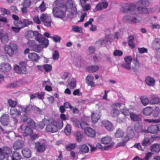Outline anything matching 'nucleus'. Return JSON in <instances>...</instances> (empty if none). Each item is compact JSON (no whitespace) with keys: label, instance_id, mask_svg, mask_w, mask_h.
Segmentation results:
<instances>
[{"label":"nucleus","instance_id":"obj_22","mask_svg":"<svg viewBox=\"0 0 160 160\" xmlns=\"http://www.w3.org/2000/svg\"><path fill=\"white\" fill-rule=\"evenodd\" d=\"M100 112L98 111L92 112L91 119L93 123L97 122L100 118Z\"/></svg>","mask_w":160,"mask_h":160},{"label":"nucleus","instance_id":"obj_2","mask_svg":"<svg viewBox=\"0 0 160 160\" xmlns=\"http://www.w3.org/2000/svg\"><path fill=\"white\" fill-rule=\"evenodd\" d=\"M61 0H57L55 2L57 6L53 8V13L54 16L57 18H62L65 17V11L70 12L71 15H74L77 14V9L76 6L73 4L72 0H68L66 5L64 6L61 3Z\"/></svg>","mask_w":160,"mask_h":160},{"label":"nucleus","instance_id":"obj_11","mask_svg":"<svg viewBox=\"0 0 160 160\" xmlns=\"http://www.w3.org/2000/svg\"><path fill=\"white\" fill-rule=\"evenodd\" d=\"M122 105L119 103H115L112 106V110L110 112L111 115L113 117H117L120 113L118 109L121 110V108Z\"/></svg>","mask_w":160,"mask_h":160},{"label":"nucleus","instance_id":"obj_54","mask_svg":"<svg viewBox=\"0 0 160 160\" xmlns=\"http://www.w3.org/2000/svg\"><path fill=\"white\" fill-rule=\"evenodd\" d=\"M122 68L127 70H132V66H131V64L128 63H124L122 65Z\"/></svg>","mask_w":160,"mask_h":160},{"label":"nucleus","instance_id":"obj_31","mask_svg":"<svg viewBox=\"0 0 160 160\" xmlns=\"http://www.w3.org/2000/svg\"><path fill=\"white\" fill-rule=\"evenodd\" d=\"M79 150V152L80 153H87L88 152L89 149L87 145L84 144L80 146Z\"/></svg>","mask_w":160,"mask_h":160},{"label":"nucleus","instance_id":"obj_57","mask_svg":"<svg viewBox=\"0 0 160 160\" xmlns=\"http://www.w3.org/2000/svg\"><path fill=\"white\" fill-rule=\"evenodd\" d=\"M144 121L147 122L149 123H156L159 122L160 121L159 118L158 119H144Z\"/></svg>","mask_w":160,"mask_h":160},{"label":"nucleus","instance_id":"obj_18","mask_svg":"<svg viewBox=\"0 0 160 160\" xmlns=\"http://www.w3.org/2000/svg\"><path fill=\"white\" fill-rule=\"evenodd\" d=\"M103 126L105 127L108 131H111L114 129L112 123L108 120H104L102 121Z\"/></svg>","mask_w":160,"mask_h":160},{"label":"nucleus","instance_id":"obj_55","mask_svg":"<svg viewBox=\"0 0 160 160\" xmlns=\"http://www.w3.org/2000/svg\"><path fill=\"white\" fill-rule=\"evenodd\" d=\"M0 11L1 13L3 15H4L6 14L8 15L10 13L9 11L8 10L3 8H1Z\"/></svg>","mask_w":160,"mask_h":160},{"label":"nucleus","instance_id":"obj_20","mask_svg":"<svg viewBox=\"0 0 160 160\" xmlns=\"http://www.w3.org/2000/svg\"><path fill=\"white\" fill-rule=\"evenodd\" d=\"M145 82L148 86L152 87L155 84V81L153 78L148 76L145 78Z\"/></svg>","mask_w":160,"mask_h":160},{"label":"nucleus","instance_id":"obj_5","mask_svg":"<svg viewBox=\"0 0 160 160\" xmlns=\"http://www.w3.org/2000/svg\"><path fill=\"white\" fill-rule=\"evenodd\" d=\"M21 119L24 122H26L28 123V125L27 126L22 125L21 126L19 131L21 132V133L24 136H27L31 134L32 133V129L30 128L32 125L30 122L32 121L28 118L27 115L24 113L22 115Z\"/></svg>","mask_w":160,"mask_h":160},{"label":"nucleus","instance_id":"obj_41","mask_svg":"<svg viewBox=\"0 0 160 160\" xmlns=\"http://www.w3.org/2000/svg\"><path fill=\"white\" fill-rule=\"evenodd\" d=\"M72 30L75 32L82 33L83 32L82 29L81 27L74 25L72 27Z\"/></svg>","mask_w":160,"mask_h":160},{"label":"nucleus","instance_id":"obj_8","mask_svg":"<svg viewBox=\"0 0 160 160\" xmlns=\"http://www.w3.org/2000/svg\"><path fill=\"white\" fill-rule=\"evenodd\" d=\"M17 49V46L14 43H11L9 45H6L4 48L5 53L10 56L13 55Z\"/></svg>","mask_w":160,"mask_h":160},{"label":"nucleus","instance_id":"obj_33","mask_svg":"<svg viewBox=\"0 0 160 160\" xmlns=\"http://www.w3.org/2000/svg\"><path fill=\"white\" fill-rule=\"evenodd\" d=\"M158 127L157 126L153 125L149 127L148 129V132L152 133H155L158 132Z\"/></svg>","mask_w":160,"mask_h":160},{"label":"nucleus","instance_id":"obj_47","mask_svg":"<svg viewBox=\"0 0 160 160\" xmlns=\"http://www.w3.org/2000/svg\"><path fill=\"white\" fill-rule=\"evenodd\" d=\"M76 146V144L75 143H72L69 145H66L65 148L68 151H71L72 149H74Z\"/></svg>","mask_w":160,"mask_h":160},{"label":"nucleus","instance_id":"obj_9","mask_svg":"<svg viewBox=\"0 0 160 160\" xmlns=\"http://www.w3.org/2000/svg\"><path fill=\"white\" fill-rule=\"evenodd\" d=\"M101 142L105 145L104 149L108 150L111 148L114 145V143L112 140V138L108 136H106L102 138L101 140Z\"/></svg>","mask_w":160,"mask_h":160},{"label":"nucleus","instance_id":"obj_13","mask_svg":"<svg viewBox=\"0 0 160 160\" xmlns=\"http://www.w3.org/2000/svg\"><path fill=\"white\" fill-rule=\"evenodd\" d=\"M11 152V149L7 147H5L2 150L0 148V159H3L8 157V155Z\"/></svg>","mask_w":160,"mask_h":160},{"label":"nucleus","instance_id":"obj_53","mask_svg":"<svg viewBox=\"0 0 160 160\" xmlns=\"http://www.w3.org/2000/svg\"><path fill=\"white\" fill-rule=\"evenodd\" d=\"M85 2L80 3L83 9L85 10H89L90 8V6L89 4H85Z\"/></svg>","mask_w":160,"mask_h":160},{"label":"nucleus","instance_id":"obj_34","mask_svg":"<svg viewBox=\"0 0 160 160\" xmlns=\"http://www.w3.org/2000/svg\"><path fill=\"white\" fill-rule=\"evenodd\" d=\"M133 63L134 65L132 66V70L135 71L139 68L140 65L137 59H134Z\"/></svg>","mask_w":160,"mask_h":160},{"label":"nucleus","instance_id":"obj_51","mask_svg":"<svg viewBox=\"0 0 160 160\" xmlns=\"http://www.w3.org/2000/svg\"><path fill=\"white\" fill-rule=\"evenodd\" d=\"M1 39L2 42L5 43L8 42L9 40L8 37V34L5 33L4 35L3 34V35Z\"/></svg>","mask_w":160,"mask_h":160},{"label":"nucleus","instance_id":"obj_12","mask_svg":"<svg viewBox=\"0 0 160 160\" xmlns=\"http://www.w3.org/2000/svg\"><path fill=\"white\" fill-rule=\"evenodd\" d=\"M49 122V121L46 119H44L42 122H40L38 124V126H36L35 122L33 121H31L30 123H32L31 128H35L39 130L40 129H42L44 127L45 125L48 124Z\"/></svg>","mask_w":160,"mask_h":160},{"label":"nucleus","instance_id":"obj_43","mask_svg":"<svg viewBox=\"0 0 160 160\" xmlns=\"http://www.w3.org/2000/svg\"><path fill=\"white\" fill-rule=\"evenodd\" d=\"M130 116L131 119L133 121H139L140 119L138 115L135 114L134 113H130Z\"/></svg>","mask_w":160,"mask_h":160},{"label":"nucleus","instance_id":"obj_45","mask_svg":"<svg viewBox=\"0 0 160 160\" xmlns=\"http://www.w3.org/2000/svg\"><path fill=\"white\" fill-rule=\"evenodd\" d=\"M64 132L67 135H70L71 133V126L70 124L67 125L64 129Z\"/></svg>","mask_w":160,"mask_h":160},{"label":"nucleus","instance_id":"obj_1","mask_svg":"<svg viewBox=\"0 0 160 160\" xmlns=\"http://www.w3.org/2000/svg\"><path fill=\"white\" fill-rule=\"evenodd\" d=\"M149 2L148 0H140L137 4V8L133 4L125 3L122 5L121 9V11L123 12H130L132 15L125 16L123 18V20L127 21L131 23H136L140 21L132 15L136 14L138 12L139 13H146L149 12L145 7L148 6Z\"/></svg>","mask_w":160,"mask_h":160},{"label":"nucleus","instance_id":"obj_3","mask_svg":"<svg viewBox=\"0 0 160 160\" xmlns=\"http://www.w3.org/2000/svg\"><path fill=\"white\" fill-rule=\"evenodd\" d=\"M90 118L89 117L84 116L82 119L81 122H80L76 118L73 120V122L75 127L84 128V132L87 136L91 137H94L96 135V132L94 130L91 128L86 127L88 126V124L86 122H88Z\"/></svg>","mask_w":160,"mask_h":160},{"label":"nucleus","instance_id":"obj_21","mask_svg":"<svg viewBox=\"0 0 160 160\" xmlns=\"http://www.w3.org/2000/svg\"><path fill=\"white\" fill-rule=\"evenodd\" d=\"M18 22L19 23L18 25L22 28L32 24L33 23L32 21L27 19H23L22 21H18Z\"/></svg>","mask_w":160,"mask_h":160},{"label":"nucleus","instance_id":"obj_59","mask_svg":"<svg viewBox=\"0 0 160 160\" xmlns=\"http://www.w3.org/2000/svg\"><path fill=\"white\" fill-rule=\"evenodd\" d=\"M141 126L138 123H136L134 129L138 132H140L141 131Z\"/></svg>","mask_w":160,"mask_h":160},{"label":"nucleus","instance_id":"obj_14","mask_svg":"<svg viewBox=\"0 0 160 160\" xmlns=\"http://www.w3.org/2000/svg\"><path fill=\"white\" fill-rule=\"evenodd\" d=\"M154 99H151L149 101L148 98L146 97L143 96L141 98V102L144 106H146L147 105L150 104H157L158 100L157 99V101L154 102L153 101Z\"/></svg>","mask_w":160,"mask_h":160},{"label":"nucleus","instance_id":"obj_49","mask_svg":"<svg viewBox=\"0 0 160 160\" xmlns=\"http://www.w3.org/2000/svg\"><path fill=\"white\" fill-rule=\"evenodd\" d=\"M75 136L76 138L77 141L78 142H81L82 136L80 133L78 131L76 132L75 133Z\"/></svg>","mask_w":160,"mask_h":160},{"label":"nucleus","instance_id":"obj_39","mask_svg":"<svg viewBox=\"0 0 160 160\" xmlns=\"http://www.w3.org/2000/svg\"><path fill=\"white\" fill-rule=\"evenodd\" d=\"M121 104L122 105V107L121 108V113L125 116L128 115L130 114L129 110L125 108L124 104Z\"/></svg>","mask_w":160,"mask_h":160},{"label":"nucleus","instance_id":"obj_30","mask_svg":"<svg viewBox=\"0 0 160 160\" xmlns=\"http://www.w3.org/2000/svg\"><path fill=\"white\" fill-rule=\"evenodd\" d=\"M99 68V67L98 65H90L86 67V69L90 72H93L98 71Z\"/></svg>","mask_w":160,"mask_h":160},{"label":"nucleus","instance_id":"obj_27","mask_svg":"<svg viewBox=\"0 0 160 160\" xmlns=\"http://www.w3.org/2000/svg\"><path fill=\"white\" fill-rule=\"evenodd\" d=\"M11 68V66L9 64L3 63L0 65V70L2 72H8Z\"/></svg>","mask_w":160,"mask_h":160},{"label":"nucleus","instance_id":"obj_64","mask_svg":"<svg viewBox=\"0 0 160 160\" xmlns=\"http://www.w3.org/2000/svg\"><path fill=\"white\" fill-rule=\"evenodd\" d=\"M113 54L115 56H121L122 54V51L119 50H116L113 52Z\"/></svg>","mask_w":160,"mask_h":160},{"label":"nucleus","instance_id":"obj_10","mask_svg":"<svg viewBox=\"0 0 160 160\" xmlns=\"http://www.w3.org/2000/svg\"><path fill=\"white\" fill-rule=\"evenodd\" d=\"M127 135L125 137V140H123V142L118 143L117 145V147L124 145L125 143L129 140V138H132L134 136V132L133 128L131 126L128 127L127 130Z\"/></svg>","mask_w":160,"mask_h":160},{"label":"nucleus","instance_id":"obj_42","mask_svg":"<svg viewBox=\"0 0 160 160\" xmlns=\"http://www.w3.org/2000/svg\"><path fill=\"white\" fill-rule=\"evenodd\" d=\"M32 42V41H29L28 42V44H29L30 43H31ZM30 45V47H32L33 48L32 49L33 51L37 52H39L41 50L40 47L39 45Z\"/></svg>","mask_w":160,"mask_h":160},{"label":"nucleus","instance_id":"obj_16","mask_svg":"<svg viewBox=\"0 0 160 160\" xmlns=\"http://www.w3.org/2000/svg\"><path fill=\"white\" fill-rule=\"evenodd\" d=\"M108 3L106 0L100 2L96 6V9L98 11H100L106 8L108 6Z\"/></svg>","mask_w":160,"mask_h":160},{"label":"nucleus","instance_id":"obj_7","mask_svg":"<svg viewBox=\"0 0 160 160\" xmlns=\"http://www.w3.org/2000/svg\"><path fill=\"white\" fill-rule=\"evenodd\" d=\"M25 108L22 106L20 105L16 108H12L10 109V114L12 118H14L15 122H17V121L15 119L23 111L25 112Z\"/></svg>","mask_w":160,"mask_h":160},{"label":"nucleus","instance_id":"obj_6","mask_svg":"<svg viewBox=\"0 0 160 160\" xmlns=\"http://www.w3.org/2000/svg\"><path fill=\"white\" fill-rule=\"evenodd\" d=\"M49 120V122L46 128V130L48 132H56L58 129L62 128L63 126L62 121L60 119L56 121L54 119H50Z\"/></svg>","mask_w":160,"mask_h":160},{"label":"nucleus","instance_id":"obj_4","mask_svg":"<svg viewBox=\"0 0 160 160\" xmlns=\"http://www.w3.org/2000/svg\"><path fill=\"white\" fill-rule=\"evenodd\" d=\"M25 36L28 38H31L34 36L36 40L40 43L43 48L47 47L48 45V40L43 37L42 35L39 33L37 31L31 30L27 31L25 33Z\"/></svg>","mask_w":160,"mask_h":160},{"label":"nucleus","instance_id":"obj_38","mask_svg":"<svg viewBox=\"0 0 160 160\" xmlns=\"http://www.w3.org/2000/svg\"><path fill=\"white\" fill-rule=\"evenodd\" d=\"M19 65L21 67V73L25 74L27 72L26 63L22 62H20Z\"/></svg>","mask_w":160,"mask_h":160},{"label":"nucleus","instance_id":"obj_35","mask_svg":"<svg viewBox=\"0 0 160 160\" xmlns=\"http://www.w3.org/2000/svg\"><path fill=\"white\" fill-rule=\"evenodd\" d=\"M19 23L18 22V21H15L14 22V25L16 27H12V30L15 32L17 33L22 28L20 27L19 26L17 25H18Z\"/></svg>","mask_w":160,"mask_h":160},{"label":"nucleus","instance_id":"obj_61","mask_svg":"<svg viewBox=\"0 0 160 160\" xmlns=\"http://www.w3.org/2000/svg\"><path fill=\"white\" fill-rule=\"evenodd\" d=\"M132 58L130 56H127L124 58V59L125 62L126 63L131 64L132 61Z\"/></svg>","mask_w":160,"mask_h":160},{"label":"nucleus","instance_id":"obj_26","mask_svg":"<svg viewBox=\"0 0 160 160\" xmlns=\"http://www.w3.org/2000/svg\"><path fill=\"white\" fill-rule=\"evenodd\" d=\"M0 121L3 125H7L9 122L8 115L5 114L3 115L1 118Z\"/></svg>","mask_w":160,"mask_h":160},{"label":"nucleus","instance_id":"obj_62","mask_svg":"<svg viewBox=\"0 0 160 160\" xmlns=\"http://www.w3.org/2000/svg\"><path fill=\"white\" fill-rule=\"evenodd\" d=\"M69 85L71 88H74L76 85V80L75 79H73L70 83Z\"/></svg>","mask_w":160,"mask_h":160},{"label":"nucleus","instance_id":"obj_23","mask_svg":"<svg viewBox=\"0 0 160 160\" xmlns=\"http://www.w3.org/2000/svg\"><path fill=\"white\" fill-rule=\"evenodd\" d=\"M152 47L154 49L157 50L159 54V52H158L160 47V40L159 38H155L152 43Z\"/></svg>","mask_w":160,"mask_h":160},{"label":"nucleus","instance_id":"obj_29","mask_svg":"<svg viewBox=\"0 0 160 160\" xmlns=\"http://www.w3.org/2000/svg\"><path fill=\"white\" fill-rule=\"evenodd\" d=\"M22 153L23 156L26 158H29L31 155V152L28 148H25L22 150Z\"/></svg>","mask_w":160,"mask_h":160},{"label":"nucleus","instance_id":"obj_37","mask_svg":"<svg viewBox=\"0 0 160 160\" xmlns=\"http://www.w3.org/2000/svg\"><path fill=\"white\" fill-rule=\"evenodd\" d=\"M152 110L150 107H147L144 108L143 110L142 113L145 115L149 116L152 113Z\"/></svg>","mask_w":160,"mask_h":160},{"label":"nucleus","instance_id":"obj_15","mask_svg":"<svg viewBox=\"0 0 160 160\" xmlns=\"http://www.w3.org/2000/svg\"><path fill=\"white\" fill-rule=\"evenodd\" d=\"M25 143L24 141L18 140L15 141L13 144V148L15 150H18L21 149L24 146Z\"/></svg>","mask_w":160,"mask_h":160},{"label":"nucleus","instance_id":"obj_63","mask_svg":"<svg viewBox=\"0 0 160 160\" xmlns=\"http://www.w3.org/2000/svg\"><path fill=\"white\" fill-rule=\"evenodd\" d=\"M159 108L156 107L153 113V115L154 117L156 118L158 117L159 113Z\"/></svg>","mask_w":160,"mask_h":160},{"label":"nucleus","instance_id":"obj_19","mask_svg":"<svg viewBox=\"0 0 160 160\" xmlns=\"http://www.w3.org/2000/svg\"><path fill=\"white\" fill-rule=\"evenodd\" d=\"M111 37L112 36L111 35L107 36L105 37L99 39L97 42V43L101 45H105L107 42L112 41V40L111 39Z\"/></svg>","mask_w":160,"mask_h":160},{"label":"nucleus","instance_id":"obj_58","mask_svg":"<svg viewBox=\"0 0 160 160\" xmlns=\"http://www.w3.org/2000/svg\"><path fill=\"white\" fill-rule=\"evenodd\" d=\"M52 58L53 59H58L59 58V53L58 51L55 50L52 54Z\"/></svg>","mask_w":160,"mask_h":160},{"label":"nucleus","instance_id":"obj_48","mask_svg":"<svg viewBox=\"0 0 160 160\" xmlns=\"http://www.w3.org/2000/svg\"><path fill=\"white\" fill-rule=\"evenodd\" d=\"M40 18L42 22H44L45 20L48 19L50 18L49 15L46 14L45 13H43L42 14H41Z\"/></svg>","mask_w":160,"mask_h":160},{"label":"nucleus","instance_id":"obj_24","mask_svg":"<svg viewBox=\"0 0 160 160\" xmlns=\"http://www.w3.org/2000/svg\"><path fill=\"white\" fill-rule=\"evenodd\" d=\"M28 58L30 60L34 62H37L40 58L39 56L34 52L29 53Z\"/></svg>","mask_w":160,"mask_h":160},{"label":"nucleus","instance_id":"obj_25","mask_svg":"<svg viewBox=\"0 0 160 160\" xmlns=\"http://www.w3.org/2000/svg\"><path fill=\"white\" fill-rule=\"evenodd\" d=\"M94 77L92 75H88L86 78V82L92 87L95 86L94 82L93 81Z\"/></svg>","mask_w":160,"mask_h":160},{"label":"nucleus","instance_id":"obj_46","mask_svg":"<svg viewBox=\"0 0 160 160\" xmlns=\"http://www.w3.org/2000/svg\"><path fill=\"white\" fill-rule=\"evenodd\" d=\"M43 67L45 71L46 72H50L52 70V66L50 64H44L43 65Z\"/></svg>","mask_w":160,"mask_h":160},{"label":"nucleus","instance_id":"obj_60","mask_svg":"<svg viewBox=\"0 0 160 160\" xmlns=\"http://www.w3.org/2000/svg\"><path fill=\"white\" fill-rule=\"evenodd\" d=\"M8 103L9 105L11 107H14L17 104V102L16 101H13L11 99L8 100Z\"/></svg>","mask_w":160,"mask_h":160},{"label":"nucleus","instance_id":"obj_56","mask_svg":"<svg viewBox=\"0 0 160 160\" xmlns=\"http://www.w3.org/2000/svg\"><path fill=\"white\" fill-rule=\"evenodd\" d=\"M50 38L53 39L56 42H59L61 40L60 37L57 35H54L53 36H50Z\"/></svg>","mask_w":160,"mask_h":160},{"label":"nucleus","instance_id":"obj_50","mask_svg":"<svg viewBox=\"0 0 160 160\" xmlns=\"http://www.w3.org/2000/svg\"><path fill=\"white\" fill-rule=\"evenodd\" d=\"M123 131L120 129L118 130L115 133V135L118 138H120L123 136Z\"/></svg>","mask_w":160,"mask_h":160},{"label":"nucleus","instance_id":"obj_44","mask_svg":"<svg viewBox=\"0 0 160 160\" xmlns=\"http://www.w3.org/2000/svg\"><path fill=\"white\" fill-rule=\"evenodd\" d=\"M12 160H19L21 158V156L17 152H14L11 157Z\"/></svg>","mask_w":160,"mask_h":160},{"label":"nucleus","instance_id":"obj_17","mask_svg":"<svg viewBox=\"0 0 160 160\" xmlns=\"http://www.w3.org/2000/svg\"><path fill=\"white\" fill-rule=\"evenodd\" d=\"M35 148L37 152H42L45 150L46 146L44 143L38 142L36 143Z\"/></svg>","mask_w":160,"mask_h":160},{"label":"nucleus","instance_id":"obj_36","mask_svg":"<svg viewBox=\"0 0 160 160\" xmlns=\"http://www.w3.org/2000/svg\"><path fill=\"white\" fill-rule=\"evenodd\" d=\"M152 138H151L150 139L148 138H145L143 140L142 142V145L145 146H147L149 145L151 142L153 141L152 140Z\"/></svg>","mask_w":160,"mask_h":160},{"label":"nucleus","instance_id":"obj_52","mask_svg":"<svg viewBox=\"0 0 160 160\" xmlns=\"http://www.w3.org/2000/svg\"><path fill=\"white\" fill-rule=\"evenodd\" d=\"M31 0H23L22 3V5L23 6L26 7H29L31 5Z\"/></svg>","mask_w":160,"mask_h":160},{"label":"nucleus","instance_id":"obj_28","mask_svg":"<svg viewBox=\"0 0 160 160\" xmlns=\"http://www.w3.org/2000/svg\"><path fill=\"white\" fill-rule=\"evenodd\" d=\"M25 112H27L31 109L36 113L41 112V110L38 108L34 106H32L31 105H29L26 108H25Z\"/></svg>","mask_w":160,"mask_h":160},{"label":"nucleus","instance_id":"obj_32","mask_svg":"<svg viewBox=\"0 0 160 160\" xmlns=\"http://www.w3.org/2000/svg\"><path fill=\"white\" fill-rule=\"evenodd\" d=\"M23 83L22 80L17 82H14L10 83L8 85V87L10 88H16Z\"/></svg>","mask_w":160,"mask_h":160},{"label":"nucleus","instance_id":"obj_40","mask_svg":"<svg viewBox=\"0 0 160 160\" xmlns=\"http://www.w3.org/2000/svg\"><path fill=\"white\" fill-rule=\"evenodd\" d=\"M151 149L152 152H158L160 150V146L158 144H154L151 147Z\"/></svg>","mask_w":160,"mask_h":160}]
</instances>
